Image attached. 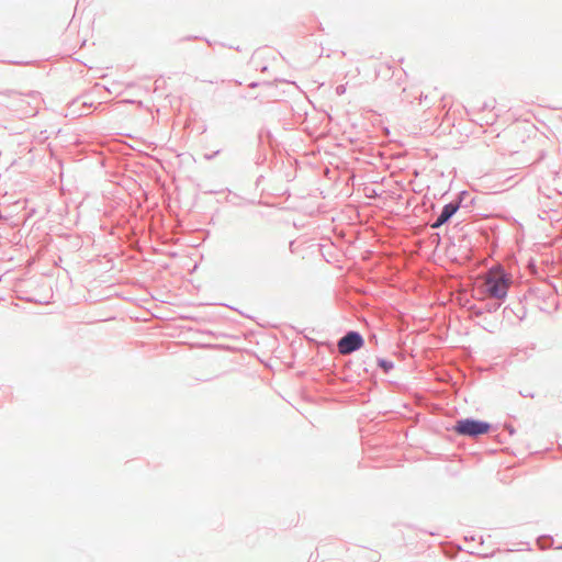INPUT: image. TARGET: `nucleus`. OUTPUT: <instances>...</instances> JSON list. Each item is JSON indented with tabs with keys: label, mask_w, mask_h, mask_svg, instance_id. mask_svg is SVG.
I'll return each instance as SVG.
<instances>
[{
	"label": "nucleus",
	"mask_w": 562,
	"mask_h": 562,
	"mask_svg": "<svg viewBox=\"0 0 562 562\" xmlns=\"http://www.w3.org/2000/svg\"><path fill=\"white\" fill-rule=\"evenodd\" d=\"M510 282L504 270L495 267L477 280V289L485 295L502 299L506 295Z\"/></svg>",
	"instance_id": "obj_1"
},
{
	"label": "nucleus",
	"mask_w": 562,
	"mask_h": 562,
	"mask_svg": "<svg viewBox=\"0 0 562 562\" xmlns=\"http://www.w3.org/2000/svg\"><path fill=\"white\" fill-rule=\"evenodd\" d=\"M488 423L474 419H461L453 426V430L462 436H479L488 432Z\"/></svg>",
	"instance_id": "obj_2"
},
{
	"label": "nucleus",
	"mask_w": 562,
	"mask_h": 562,
	"mask_svg": "<svg viewBox=\"0 0 562 562\" xmlns=\"http://www.w3.org/2000/svg\"><path fill=\"white\" fill-rule=\"evenodd\" d=\"M362 345V337L356 331H350L339 340L338 350L342 355H348L359 349Z\"/></svg>",
	"instance_id": "obj_3"
},
{
	"label": "nucleus",
	"mask_w": 562,
	"mask_h": 562,
	"mask_svg": "<svg viewBox=\"0 0 562 562\" xmlns=\"http://www.w3.org/2000/svg\"><path fill=\"white\" fill-rule=\"evenodd\" d=\"M458 206L453 204H447L437 221L432 224V227H439L446 223L457 211Z\"/></svg>",
	"instance_id": "obj_4"
},
{
	"label": "nucleus",
	"mask_w": 562,
	"mask_h": 562,
	"mask_svg": "<svg viewBox=\"0 0 562 562\" xmlns=\"http://www.w3.org/2000/svg\"><path fill=\"white\" fill-rule=\"evenodd\" d=\"M379 366H380L381 368H383V370H384L385 372H387V371L392 368V363H391V362H387V361H385V360H380V361H379Z\"/></svg>",
	"instance_id": "obj_5"
},
{
	"label": "nucleus",
	"mask_w": 562,
	"mask_h": 562,
	"mask_svg": "<svg viewBox=\"0 0 562 562\" xmlns=\"http://www.w3.org/2000/svg\"><path fill=\"white\" fill-rule=\"evenodd\" d=\"M521 394H522L524 396H530V397H532V396H533V394H532L528 389H524V390L521 391Z\"/></svg>",
	"instance_id": "obj_6"
}]
</instances>
